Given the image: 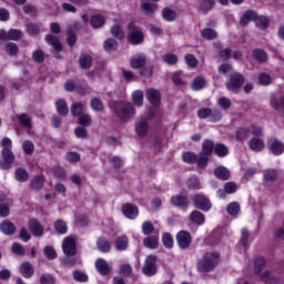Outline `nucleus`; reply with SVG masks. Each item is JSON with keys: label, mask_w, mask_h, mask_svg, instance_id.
<instances>
[{"label": "nucleus", "mask_w": 284, "mask_h": 284, "mask_svg": "<svg viewBox=\"0 0 284 284\" xmlns=\"http://www.w3.org/2000/svg\"><path fill=\"white\" fill-rule=\"evenodd\" d=\"M73 278L78 283H88V274L83 271H73Z\"/></svg>", "instance_id": "obj_60"}, {"label": "nucleus", "mask_w": 284, "mask_h": 284, "mask_svg": "<svg viewBox=\"0 0 284 284\" xmlns=\"http://www.w3.org/2000/svg\"><path fill=\"white\" fill-rule=\"evenodd\" d=\"M144 247H148L149 250H156L159 247V236L151 235L143 241Z\"/></svg>", "instance_id": "obj_30"}, {"label": "nucleus", "mask_w": 284, "mask_h": 284, "mask_svg": "<svg viewBox=\"0 0 284 284\" xmlns=\"http://www.w3.org/2000/svg\"><path fill=\"white\" fill-rule=\"evenodd\" d=\"M214 152L220 158L227 156V154H230V150L227 149V146H225V144H222V143H217L215 145Z\"/></svg>", "instance_id": "obj_50"}, {"label": "nucleus", "mask_w": 284, "mask_h": 284, "mask_svg": "<svg viewBox=\"0 0 284 284\" xmlns=\"http://www.w3.org/2000/svg\"><path fill=\"white\" fill-rule=\"evenodd\" d=\"M141 8L148 17H152L154 14V12H156V10H159V6L156 3H152V2H148V1H142Z\"/></svg>", "instance_id": "obj_25"}, {"label": "nucleus", "mask_w": 284, "mask_h": 284, "mask_svg": "<svg viewBox=\"0 0 284 284\" xmlns=\"http://www.w3.org/2000/svg\"><path fill=\"white\" fill-rule=\"evenodd\" d=\"M1 155L3 161H0V169L10 170L12 168V163H14V153L12 152V149L3 148Z\"/></svg>", "instance_id": "obj_8"}, {"label": "nucleus", "mask_w": 284, "mask_h": 284, "mask_svg": "<svg viewBox=\"0 0 284 284\" xmlns=\"http://www.w3.org/2000/svg\"><path fill=\"white\" fill-rule=\"evenodd\" d=\"M28 227L31 234L37 239H41V236H43V226L41 225V223H39L37 219L29 220Z\"/></svg>", "instance_id": "obj_11"}, {"label": "nucleus", "mask_w": 284, "mask_h": 284, "mask_svg": "<svg viewBox=\"0 0 284 284\" xmlns=\"http://www.w3.org/2000/svg\"><path fill=\"white\" fill-rule=\"evenodd\" d=\"M17 119L26 130H32V118L28 113L17 115Z\"/></svg>", "instance_id": "obj_29"}, {"label": "nucleus", "mask_w": 284, "mask_h": 284, "mask_svg": "<svg viewBox=\"0 0 284 284\" xmlns=\"http://www.w3.org/2000/svg\"><path fill=\"white\" fill-rule=\"evenodd\" d=\"M6 52L9 57H17V54H19V45H17V43L9 42L6 45Z\"/></svg>", "instance_id": "obj_59"}, {"label": "nucleus", "mask_w": 284, "mask_h": 284, "mask_svg": "<svg viewBox=\"0 0 284 284\" xmlns=\"http://www.w3.org/2000/svg\"><path fill=\"white\" fill-rule=\"evenodd\" d=\"M190 221L195 225H203L205 223V215L201 211H193L190 215Z\"/></svg>", "instance_id": "obj_33"}, {"label": "nucleus", "mask_w": 284, "mask_h": 284, "mask_svg": "<svg viewBox=\"0 0 284 284\" xmlns=\"http://www.w3.org/2000/svg\"><path fill=\"white\" fill-rule=\"evenodd\" d=\"M226 212L230 216H236L241 212V204L239 202H232L226 206Z\"/></svg>", "instance_id": "obj_47"}, {"label": "nucleus", "mask_w": 284, "mask_h": 284, "mask_svg": "<svg viewBox=\"0 0 284 284\" xmlns=\"http://www.w3.org/2000/svg\"><path fill=\"white\" fill-rule=\"evenodd\" d=\"M256 19H258V13H256L254 10H247L241 17L240 23L243 28H245L250 21H256Z\"/></svg>", "instance_id": "obj_18"}, {"label": "nucleus", "mask_w": 284, "mask_h": 284, "mask_svg": "<svg viewBox=\"0 0 284 284\" xmlns=\"http://www.w3.org/2000/svg\"><path fill=\"white\" fill-rule=\"evenodd\" d=\"M128 40L131 45H140V43H143L145 39L143 36V31H141L139 27L134 26V22H130L128 24Z\"/></svg>", "instance_id": "obj_3"}, {"label": "nucleus", "mask_w": 284, "mask_h": 284, "mask_svg": "<svg viewBox=\"0 0 284 284\" xmlns=\"http://www.w3.org/2000/svg\"><path fill=\"white\" fill-rule=\"evenodd\" d=\"M216 179L221 181H227L230 179V170L225 166H217L214 171Z\"/></svg>", "instance_id": "obj_34"}, {"label": "nucleus", "mask_w": 284, "mask_h": 284, "mask_svg": "<svg viewBox=\"0 0 284 284\" xmlns=\"http://www.w3.org/2000/svg\"><path fill=\"white\" fill-rule=\"evenodd\" d=\"M111 34L112 37H114L115 39H119L120 41L122 39H125V33L123 32V29L120 26H113L111 28Z\"/></svg>", "instance_id": "obj_58"}, {"label": "nucleus", "mask_w": 284, "mask_h": 284, "mask_svg": "<svg viewBox=\"0 0 284 284\" xmlns=\"http://www.w3.org/2000/svg\"><path fill=\"white\" fill-rule=\"evenodd\" d=\"M162 16L164 21H174L176 19V11H174V9L164 8Z\"/></svg>", "instance_id": "obj_49"}, {"label": "nucleus", "mask_w": 284, "mask_h": 284, "mask_svg": "<svg viewBox=\"0 0 284 284\" xmlns=\"http://www.w3.org/2000/svg\"><path fill=\"white\" fill-rule=\"evenodd\" d=\"M171 203L175 207H187V204L190 203V201L185 195H173L171 197Z\"/></svg>", "instance_id": "obj_24"}, {"label": "nucleus", "mask_w": 284, "mask_h": 284, "mask_svg": "<svg viewBox=\"0 0 284 284\" xmlns=\"http://www.w3.org/2000/svg\"><path fill=\"white\" fill-rule=\"evenodd\" d=\"M162 59L168 65H176V63H179V57L174 53H166Z\"/></svg>", "instance_id": "obj_51"}, {"label": "nucleus", "mask_w": 284, "mask_h": 284, "mask_svg": "<svg viewBox=\"0 0 284 284\" xmlns=\"http://www.w3.org/2000/svg\"><path fill=\"white\" fill-rule=\"evenodd\" d=\"M263 179L264 185L266 187H270V185H272V183L276 182V180L278 179V171H276L275 169H267L264 171Z\"/></svg>", "instance_id": "obj_13"}, {"label": "nucleus", "mask_w": 284, "mask_h": 284, "mask_svg": "<svg viewBox=\"0 0 284 284\" xmlns=\"http://www.w3.org/2000/svg\"><path fill=\"white\" fill-rule=\"evenodd\" d=\"M248 132L253 139H260V136H263V128L252 124L248 126Z\"/></svg>", "instance_id": "obj_46"}, {"label": "nucleus", "mask_w": 284, "mask_h": 284, "mask_svg": "<svg viewBox=\"0 0 284 284\" xmlns=\"http://www.w3.org/2000/svg\"><path fill=\"white\" fill-rule=\"evenodd\" d=\"M252 136L250 134V128H241L236 131V139L237 141H247Z\"/></svg>", "instance_id": "obj_44"}, {"label": "nucleus", "mask_w": 284, "mask_h": 284, "mask_svg": "<svg viewBox=\"0 0 284 284\" xmlns=\"http://www.w3.org/2000/svg\"><path fill=\"white\" fill-rule=\"evenodd\" d=\"M90 24L93 28H103V26H105V18L100 14L92 16L90 19Z\"/></svg>", "instance_id": "obj_39"}, {"label": "nucleus", "mask_w": 284, "mask_h": 284, "mask_svg": "<svg viewBox=\"0 0 284 284\" xmlns=\"http://www.w3.org/2000/svg\"><path fill=\"white\" fill-rule=\"evenodd\" d=\"M91 109L94 110V112H103V101L99 98H92L90 101Z\"/></svg>", "instance_id": "obj_52"}, {"label": "nucleus", "mask_w": 284, "mask_h": 284, "mask_svg": "<svg viewBox=\"0 0 284 284\" xmlns=\"http://www.w3.org/2000/svg\"><path fill=\"white\" fill-rule=\"evenodd\" d=\"M193 205L196 210H202V212H210L212 210V203L203 193H197L193 196Z\"/></svg>", "instance_id": "obj_6"}, {"label": "nucleus", "mask_w": 284, "mask_h": 284, "mask_svg": "<svg viewBox=\"0 0 284 284\" xmlns=\"http://www.w3.org/2000/svg\"><path fill=\"white\" fill-rule=\"evenodd\" d=\"M176 243L180 250H187L192 245V234L187 231H180L176 234Z\"/></svg>", "instance_id": "obj_9"}, {"label": "nucleus", "mask_w": 284, "mask_h": 284, "mask_svg": "<svg viewBox=\"0 0 284 284\" xmlns=\"http://www.w3.org/2000/svg\"><path fill=\"white\" fill-rule=\"evenodd\" d=\"M148 62V57L145 53H136L130 60V65L133 70H141V68H145V63Z\"/></svg>", "instance_id": "obj_10"}, {"label": "nucleus", "mask_w": 284, "mask_h": 284, "mask_svg": "<svg viewBox=\"0 0 284 284\" xmlns=\"http://www.w3.org/2000/svg\"><path fill=\"white\" fill-rule=\"evenodd\" d=\"M45 185V179L43 176H36L31 180V187L33 190H41Z\"/></svg>", "instance_id": "obj_53"}, {"label": "nucleus", "mask_w": 284, "mask_h": 284, "mask_svg": "<svg viewBox=\"0 0 284 284\" xmlns=\"http://www.w3.org/2000/svg\"><path fill=\"white\" fill-rule=\"evenodd\" d=\"M55 232L58 234H67L68 233V224L63 220H58L54 224Z\"/></svg>", "instance_id": "obj_61"}, {"label": "nucleus", "mask_w": 284, "mask_h": 284, "mask_svg": "<svg viewBox=\"0 0 284 284\" xmlns=\"http://www.w3.org/2000/svg\"><path fill=\"white\" fill-rule=\"evenodd\" d=\"M14 174L16 180L19 181V183H26V181H28V179L30 178L28 171L22 168L17 169Z\"/></svg>", "instance_id": "obj_43"}, {"label": "nucleus", "mask_w": 284, "mask_h": 284, "mask_svg": "<svg viewBox=\"0 0 284 284\" xmlns=\"http://www.w3.org/2000/svg\"><path fill=\"white\" fill-rule=\"evenodd\" d=\"M104 50H106V52H112L114 50H116V48H119V42H116V40L109 38L104 41Z\"/></svg>", "instance_id": "obj_54"}, {"label": "nucleus", "mask_w": 284, "mask_h": 284, "mask_svg": "<svg viewBox=\"0 0 284 284\" xmlns=\"http://www.w3.org/2000/svg\"><path fill=\"white\" fill-rule=\"evenodd\" d=\"M146 99L156 108L161 103V93L155 89H149L146 91Z\"/></svg>", "instance_id": "obj_20"}, {"label": "nucleus", "mask_w": 284, "mask_h": 284, "mask_svg": "<svg viewBox=\"0 0 284 284\" xmlns=\"http://www.w3.org/2000/svg\"><path fill=\"white\" fill-rule=\"evenodd\" d=\"M214 142L212 140H205L202 144V153L211 156L212 152H214Z\"/></svg>", "instance_id": "obj_42"}, {"label": "nucleus", "mask_w": 284, "mask_h": 284, "mask_svg": "<svg viewBox=\"0 0 284 284\" xmlns=\"http://www.w3.org/2000/svg\"><path fill=\"white\" fill-rule=\"evenodd\" d=\"M158 257L156 255H148L142 267V274L144 276H156L159 267L156 266Z\"/></svg>", "instance_id": "obj_4"}, {"label": "nucleus", "mask_w": 284, "mask_h": 284, "mask_svg": "<svg viewBox=\"0 0 284 284\" xmlns=\"http://www.w3.org/2000/svg\"><path fill=\"white\" fill-rule=\"evenodd\" d=\"M243 83H245L243 74L235 72L231 74L230 81L226 83V89L230 92H239L243 88Z\"/></svg>", "instance_id": "obj_5"}, {"label": "nucleus", "mask_w": 284, "mask_h": 284, "mask_svg": "<svg viewBox=\"0 0 284 284\" xmlns=\"http://www.w3.org/2000/svg\"><path fill=\"white\" fill-rule=\"evenodd\" d=\"M162 243L166 250H172V247H174V239L172 237V234L164 233L162 235Z\"/></svg>", "instance_id": "obj_48"}, {"label": "nucleus", "mask_w": 284, "mask_h": 284, "mask_svg": "<svg viewBox=\"0 0 284 284\" xmlns=\"http://www.w3.org/2000/svg\"><path fill=\"white\" fill-rule=\"evenodd\" d=\"M40 284H57V278L50 273H44L40 276Z\"/></svg>", "instance_id": "obj_62"}, {"label": "nucleus", "mask_w": 284, "mask_h": 284, "mask_svg": "<svg viewBox=\"0 0 284 284\" xmlns=\"http://www.w3.org/2000/svg\"><path fill=\"white\" fill-rule=\"evenodd\" d=\"M95 267L102 276H108L110 274V265L108 264V261L103 258L95 261Z\"/></svg>", "instance_id": "obj_21"}, {"label": "nucleus", "mask_w": 284, "mask_h": 284, "mask_svg": "<svg viewBox=\"0 0 284 284\" xmlns=\"http://www.w3.org/2000/svg\"><path fill=\"white\" fill-rule=\"evenodd\" d=\"M64 256H77V237L69 236L62 243Z\"/></svg>", "instance_id": "obj_7"}, {"label": "nucleus", "mask_w": 284, "mask_h": 284, "mask_svg": "<svg viewBox=\"0 0 284 284\" xmlns=\"http://www.w3.org/2000/svg\"><path fill=\"white\" fill-rule=\"evenodd\" d=\"M78 123L82 128H90V125H92V116L89 113H82V115L78 118Z\"/></svg>", "instance_id": "obj_40"}, {"label": "nucleus", "mask_w": 284, "mask_h": 284, "mask_svg": "<svg viewBox=\"0 0 284 284\" xmlns=\"http://www.w3.org/2000/svg\"><path fill=\"white\" fill-rule=\"evenodd\" d=\"M210 161V155H207L206 153H200L197 155V160H196V164L197 168H207V163Z\"/></svg>", "instance_id": "obj_57"}, {"label": "nucleus", "mask_w": 284, "mask_h": 284, "mask_svg": "<svg viewBox=\"0 0 284 284\" xmlns=\"http://www.w3.org/2000/svg\"><path fill=\"white\" fill-rule=\"evenodd\" d=\"M7 37L10 41H19L23 38V32L19 29H11L8 31Z\"/></svg>", "instance_id": "obj_45"}, {"label": "nucleus", "mask_w": 284, "mask_h": 284, "mask_svg": "<svg viewBox=\"0 0 284 284\" xmlns=\"http://www.w3.org/2000/svg\"><path fill=\"white\" fill-rule=\"evenodd\" d=\"M129 243L130 240H128V236L121 235L115 240V247L119 252H125V250H128Z\"/></svg>", "instance_id": "obj_32"}, {"label": "nucleus", "mask_w": 284, "mask_h": 284, "mask_svg": "<svg viewBox=\"0 0 284 284\" xmlns=\"http://www.w3.org/2000/svg\"><path fill=\"white\" fill-rule=\"evenodd\" d=\"M43 252L49 261H54V258H57V250L52 246H45Z\"/></svg>", "instance_id": "obj_64"}, {"label": "nucleus", "mask_w": 284, "mask_h": 284, "mask_svg": "<svg viewBox=\"0 0 284 284\" xmlns=\"http://www.w3.org/2000/svg\"><path fill=\"white\" fill-rule=\"evenodd\" d=\"M217 105H220L222 110H230V108H232V101L225 97H221L217 99Z\"/></svg>", "instance_id": "obj_63"}, {"label": "nucleus", "mask_w": 284, "mask_h": 284, "mask_svg": "<svg viewBox=\"0 0 284 284\" xmlns=\"http://www.w3.org/2000/svg\"><path fill=\"white\" fill-rule=\"evenodd\" d=\"M248 148L252 152H263L265 150V142L261 138H252L248 141Z\"/></svg>", "instance_id": "obj_17"}, {"label": "nucleus", "mask_w": 284, "mask_h": 284, "mask_svg": "<svg viewBox=\"0 0 284 284\" xmlns=\"http://www.w3.org/2000/svg\"><path fill=\"white\" fill-rule=\"evenodd\" d=\"M62 263L68 267H74V265H81V257L74 255H65L62 260Z\"/></svg>", "instance_id": "obj_36"}, {"label": "nucleus", "mask_w": 284, "mask_h": 284, "mask_svg": "<svg viewBox=\"0 0 284 284\" xmlns=\"http://www.w3.org/2000/svg\"><path fill=\"white\" fill-rule=\"evenodd\" d=\"M268 150L272 154H275V156H281L284 152V144L276 139H271L268 140Z\"/></svg>", "instance_id": "obj_12"}, {"label": "nucleus", "mask_w": 284, "mask_h": 284, "mask_svg": "<svg viewBox=\"0 0 284 284\" xmlns=\"http://www.w3.org/2000/svg\"><path fill=\"white\" fill-rule=\"evenodd\" d=\"M148 130H150V126L148 125V120L145 118L135 122V132L138 136H145V134H148Z\"/></svg>", "instance_id": "obj_16"}, {"label": "nucleus", "mask_w": 284, "mask_h": 284, "mask_svg": "<svg viewBox=\"0 0 284 284\" xmlns=\"http://www.w3.org/2000/svg\"><path fill=\"white\" fill-rule=\"evenodd\" d=\"M20 274L24 278H32V276H34V266H32L30 262H23L20 265Z\"/></svg>", "instance_id": "obj_19"}, {"label": "nucleus", "mask_w": 284, "mask_h": 284, "mask_svg": "<svg viewBox=\"0 0 284 284\" xmlns=\"http://www.w3.org/2000/svg\"><path fill=\"white\" fill-rule=\"evenodd\" d=\"M0 232L6 236H12L17 232V226L9 220H4L0 223Z\"/></svg>", "instance_id": "obj_14"}, {"label": "nucleus", "mask_w": 284, "mask_h": 284, "mask_svg": "<svg viewBox=\"0 0 284 284\" xmlns=\"http://www.w3.org/2000/svg\"><path fill=\"white\" fill-rule=\"evenodd\" d=\"M223 119V112L219 109H211V112L209 113V121L211 123H219Z\"/></svg>", "instance_id": "obj_41"}, {"label": "nucleus", "mask_w": 284, "mask_h": 284, "mask_svg": "<svg viewBox=\"0 0 284 284\" xmlns=\"http://www.w3.org/2000/svg\"><path fill=\"white\" fill-rule=\"evenodd\" d=\"M79 65L81 70H90L92 68V55L82 53L79 58Z\"/></svg>", "instance_id": "obj_23"}, {"label": "nucleus", "mask_w": 284, "mask_h": 284, "mask_svg": "<svg viewBox=\"0 0 284 284\" xmlns=\"http://www.w3.org/2000/svg\"><path fill=\"white\" fill-rule=\"evenodd\" d=\"M215 3L216 2L214 0H200L199 11L203 14H207V12L214 8Z\"/></svg>", "instance_id": "obj_27"}, {"label": "nucleus", "mask_w": 284, "mask_h": 284, "mask_svg": "<svg viewBox=\"0 0 284 284\" xmlns=\"http://www.w3.org/2000/svg\"><path fill=\"white\" fill-rule=\"evenodd\" d=\"M172 81L175 85H185V75L183 72H174L172 74Z\"/></svg>", "instance_id": "obj_56"}, {"label": "nucleus", "mask_w": 284, "mask_h": 284, "mask_svg": "<svg viewBox=\"0 0 284 284\" xmlns=\"http://www.w3.org/2000/svg\"><path fill=\"white\" fill-rule=\"evenodd\" d=\"M97 246H98V250H100V252H103L104 254H108V252H110L112 247L110 242L105 240V237H100L97 241Z\"/></svg>", "instance_id": "obj_38"}, {"label": "nucleus", "mask_w": 284, "mask_h": 284, "mask_svg": "<svg viewBox=\"0 0 284 284\" xmlns=\"http://www.w3.org/2000/svg\"><path fill=\"white\" fill-rule=\"evenodd\" d=\"M71 114H73V116H78V118L85 114V103L73 102L71 105Z\"/></svg>", "instance_id": "obj_26"}, {"label": "nucleus", "mask_w": 284, "mask_h": 284, "mask_svg": "<svg viewBox=\"0 0 284 284\" xmlns=\"http://www.w3.org/2000/svg\"><path fill=\"white\" fill-rule=\"evenodd\" d=\"M55 108H57V112H58V114H60V116H68L70 109H68V102H65V100H63V99L58 100L55 102Z\"/></svg>", "instance_id": "obj_28"}, {"label": "nucleus", "mask_w": 284, "mask_h": 284, "mask_svg": "<svg viewBox=\"0 0 284 284\" xmlns=\"http://www.w3.org/2000/svg\"><path fill=\"white\" fill-rule=\"evenodd\" d=\"M219 253H205L202 260L197 263L199 272H212V270L219 265Z\"/></svg>", "instance_id": "obj_2"}, {"label": "nucleus", "mask_w": 284, "mask_h": 284, "mask_svg": "<svg viewBox=\"0 0 284 284\" xmlns=\"http://www.w3.org/2000/svg\"><path fill=\"white\" fill-rule=\"evenodd\" d=\"M201 37L205 39V41H214V39L219 37V33L212 28H205L201 31Z\"/></svg>", "instance_id": "obj_35"}, {"label": "nucleus", "mask_w": 284, "mask_h": 284, "mask_svg": "<svg viewBox=\"0 0 284 284\" xmlns=\"http://www.w3.org/2000/svg\"><path fill=\"white\" fill-rule=\"evenodd\" d=\"M122 212L126 219L134 220L139 216V207L134 204L126 203L122 205Z\"/></svg>", "instance_id": "obj_15"}, {"label": "nucleus", "mask_w": 284, "mask_h": 284, "mask_svg": "<svg viewBox=\"0 0 284 284\" xmlns=\"http://www.w3.org/2000/svg\"><path fill=\"white\" fill-rule=\"evenodd\" d=\"M143 91L136 90L132 93L131 99L136 108H143Z\"/></svg>", "instance_id": "obj_37"}, {"label": "nucleus", "mask_w": 284, "mask_h": 284, "mask_svg": "<svg viewBox=\"0 0 284 284\" xmlns=\"http://www.w3.org/2000/svg\"><path fill=\"white\" fill-rule=\"evenodd\" d=\"M205 83L206 81L204 80L203 77H197L193 80L191 88L192 90H195V91L203 90Z\"/></svg>", "instance_id": "obj_55"}, {"label": "nucleus", "mask_w": 284, "mask_h": 284, "mask_svg": "<svg viewBox=\"0 0 284 284\" xmlns=\"http://www.w3.org/2000/svg\"><path fill=\"white\" fill-rule=\"evenodd\" d=\"M252 57H253V59H255V61H257V63L267 62V52H265V50H263V49L253 50Z\"/></svg>", "instance_id": "obj_31"}, {"label": "nucleus", "mask_w": 284, "mask_h": 284, "mask_svg": "<svg viewBox=\"0 0 284 284\" xmlns=\"http://www.w3.org/2000/svg\"><path fill=\"white\" fill-rule=\"evenodd\" d=\"M113 112L121 119L122 121H130L136 114V109H134V104L128 101H118L113 103Z\"/></svg>", "instance_id": "obj_1"}, {"label": "nucleus", "mask_w": 284, "mask_h": 284, "mask_svg": "<svg viewBox=\"0 0 284 284\" xmlns=\"http://www.w3.org/2000/svg\"><path fill=\"white\" fill-rule=\"evenodd\" d=\"M45 41L47 43H49V45L53 47V50H55V52H61V50H63V44H61V41H59V38H57L55 36L47 34Z\"/></svg>", "instance_id": "obj_22"}]
</instances>
